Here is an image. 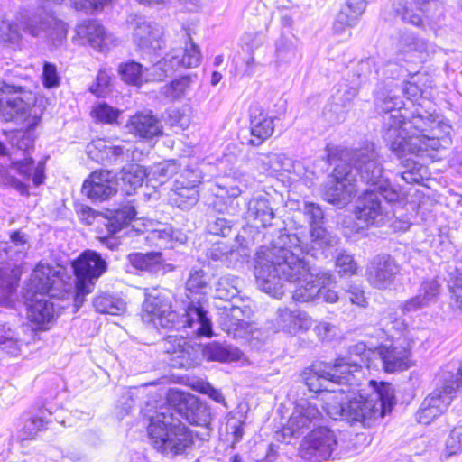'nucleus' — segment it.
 <instances>
[{
	"label": "nucleus",
	"mask_w": 462,
	"mask_h": 462,
	"mask_svg": "<svg viewBox=\"0 0 462 462\" xmlns=\"http://www.w3.org/2000/svg\"><path fill=\"white\" fill-rule=\"evenodd\" d=\"M311 247L327 248L335 246L337 244V237L328 232L323 224L313 226L310 228Z\"/></svg>",
	"instance_id": "obj_46"
},
{
	"label": "nucleus",
	"mask_w": 462,
	"mask_h": 462,
	"mask_svg": "<svg viewBox=\"0 0 462 462\" xmlns=\"http://www.w3.org/2000/svg\"><path fill=\"white\" fill-rule=\"evenodd\" d=\"M46 422L42 418H31L23 425L20 432L22 440L33 439L38 431L45 429Z\"/></svg>",
	"instance_id": "obj_59"
},
{
	"label": "nucleus",
	"mask_w": 462,
	"mask_h": 462,
	"mask_svg": "<svg viewBox=\"0 0 462 462\" xmlns=\"http://www.w3.org/2000/svg\"><path fill=\"white\" fill-rule=\"evenodd\" d=\"M0 37L5 42H17L21 37L17 24L9 21H2L0 23Z\"/></svg>",
	"instance_id": "obj_64"
},
{
	"label": "nucleus",
	"mask_w": 462,
	"mask_h": 462,
	"mask_svg": "<svg viewBox=\"0 0 462 462\" xmlns=\"http://www.w3.org/2000/svg\"><path fill=\"white\" fill-rule=\"evenodd\" d=\"M203 179L201 171L198 168H186L177 177L174 183L178 185H186V187L197 188Z\"/></svg>",
	"instance_id": "obj_55"
},
{
	"label": "nucleus",
	"mask_w": 462,
	"mask_h": 462,
	"mask_svg": "<svg viewBox=\"0 0 462 462\" xmlns=\"http://www.w3.org/2000/svg\"><path fill=\"white\" fill-rule=\"evenodd\" d=\"M72 267L79 282H94L107 268L106 262L95 251L88 250L73 262Z\"/></svg>",
	"instance_id": "obj_20"
},
{
	"label": "nucleus",
	"mask_w": 462,
	"mask_h": 462,
	"mask_svg": "<svg viewBox=\"0 0 462 462\" xmlns=\"http://www.w3.org/2000/svg\"><path fill=\"white\" fill-rule=\"evenodd\" d=\"M356 372L358 365L346 364L340 360H335L333 365L325 363H317L307 368L301 374L302 380L310 392L321 393L322 400L326 393H332L333 390H338L342 385L346 384L343 379L346 369H351Z\"/></svg>",
	"instance_id": "obj_9"
},
{
	"label": "nucleus",
	"mask_w": 462,
	"mask_h": 462,
	"mask_svg": "<svg viewBox=\"0 0 462 462\" xmlns=\"http://www.w3.org/2000/svg\"><path fill=\"white\" fill-rule=\"evenodd\" d=\"M128 262L135 270L157 273L162 270L161 253H134L128 255Z\"/></svg>",
	"instance_id": "obj_34"
},
{
	"label": "nucleus",
	"mask_w": 462,
	"mask_h": 462,
	"mask_svg": "<svg viewBox=\"0 0 462 462\" xmlns=\"http://www.w3.org/2000/svg\"><path fill=\"white\" fill-rule=\"evenodd\" d=\"M120 111L106 105L100 103L93 107L91 115L97 121L104 124H113L116 121Z\"/></svg>",
	"instance_id": "obj_51"
},
{
	"label": "nucleus",
	"mask_w": 462,
	"mask_h": 462,
	"mask_svg": "<svg viewBox=\"0 0 462 462\" xmlns=\"http://www.w3.org/2000/svg\"><path fill=\"white\" fill-rule=\"evenodd\" d=\"M273 326L278 331L296 334L306 331L312 326L311 318L304 311L288 308H279L273 319Z\"/></svg>",
	"instance_id": "obj_23"
},
{
	"label": "nucleus",
	"mask_w": 462,
	"mask_h": 462,
	"mask_svg": "<svg viewBox=\"0 0 462 462\" xmlns=\"http://www.w3.org/2000/svg\"><path fill=\"white\" fill-rule=\"evenodd\" d=\"M17 286L15 277L8 270L0 269V304L5 302Z\"/></svg>",
	"instance_id": "obj_49"
},
{
	"label": "nucleus",
	"mask_w": 462,
	"mask_h": 462,
	"mask_svg": "<svg viewBox=\"0 0 462 462\" xmlns=\"http://www.w3.org/2000/svg\"><path fill=\"white\" fill-rule=\"evenodd\" d=\"M171 195V199L178 208L188 209L194 206L199 200V192L197 188L186 187V185H178L174 183Z\"/></svg>",
	"instance_id": "obj_38"
},
{
	"label": "nucleus",
	"mask_w": 462,
	"mask_h": 462,
	"mask_svg": "<svg viewBox=\"0 0 462 462\" xmlns=\"http://www.w3.org/2000/svg\"><path fill=\"white\" fill-rule=\"evenodd\" d=\"M345 297L351 304L359 308L365 309L368 306V300L365 297L363 287L360 285H349V287L345 291Z\"/></svg>",
	"instance_id": "obj_60"
},
{
	"label": "nucleus",
	"mask_w": 462,
	"mask_h": 462,
	"mask_svg": "<svg viewBox=\"0 0 462 462\" xmlns=\"http://www.w3.org/2000/svg\"><path fill=\"white\" fill-rule=\"evenodd\" d=\"M415 5L430 18H439L443 6L439 0H413Z\"/></svg>",
	"instance_id": "obj_61"
},
{
	"label": "nucleus",
	"mask_w": 462,
	"mask_h": 462,
	"mask_svg": "<svg viewBox=\"0 0 462 462\" xmlns=\"http://www.w3.org/2000/svg\"><path fill=\"white\" fill-rule=\"evenodd\" d=\"M374 189L365 190L356 200V216L366 226H381L389 218L388 206L383 204L384 199L378 186L372 185Z\"/></svg>",
	"instance_id": "obj_11"
},
{
	"label": "nucleus",
	"mask_w": 462,
	"mask_h": 462,
	"mask_svg": "<svg viewBox=\"0 0 462 462\" xmlns=\"http://www.w3.org/2000/svg\"><path fill=\"white\" fill-rule=\"evenodd\" d=\"M136 211L132 205H124L112 213L108 220L107 227L110 233L116 234L125 226H127L134 218Z\"/></svg>",
	"instance_id": "obj_41"
},
{
	"label": "nucleus",
	"mask_w": 462,
	"mask_h": 462,
	"mask_svg": "<svg viewBox=\"0 0 462 462\" xmlns=\"http://www.w3.org/2000/svg\"><path fill=\"white\" fill-rule=\"evenodd\" d=\"M378 354L387 373L403 371L412 365L410 344L403 346L397 341L391 346H383L378 348Z\"/></svg>",
	"instance_id": "obj_21"
},
{
	"label": "nucleus",
	"mask_w": 462,
	"mask_h": 462,
	"mask_svg": "<svg viewBox=\"0 0 462 462\" xmlns=\"http://www.w3.org/2000/svg\"><path fill=\"white\" fill-rule=\"evenodd\" d=\"M207 229L212 235L227 236L231 233L232 224L225 217H211L208 220Z\"/></svg>",
	"instance_id": "obj_56"
},
{
	"label": "nucleus",
	"mask_w": 462,
	"mask_h": 462,
	"mask_svg": "<svg viewBox=\"0 0 462 462\" xmlns=\"http://www.w3.org/2000/svg\"><path fill=\"white\" fill-rule=\"evenodd\" d=\"M202 55L199 48L187 34V41L183 48L181 57L175 53H168L162 60L152 66L156 79L162 80L180 68L189 69L198 67L200 64Z\"/></svg>",
	"instance_id": "obj_10"
},
{
	"label": "nucleus",
	"mask_w": 462,
	"mask_h": 462,
	"mask_svg": "<svg viewBox=\"0 0 462 462\" xmlns=\"http://www.w3.org/2000/svg\"><path fill=\"white\" fill-rule=\"evenodd\" d=\"M336 269L340 276H352L356 273L357 264L353 256L346 252H340L336 257Z\"/></svg>",
	"instance_id": "obj_50"
},
{
	"label": "nucleus",
	"mask_w": 462,
	"mask_h": 462,
	"mask_svg": "<svg viewBox=\"0 0 462 462\" xmlns=\"http://www.w3.org/2000/svg\"><path fill=\"white\" fill-rule=\"evenodd\" d=\"M21 86L0 81V116L5 121H16L25 124L28 132L16 131L11 138V144L23 155L33 148V139L30 131L41 122V113L35 106L31 107L18 94L23 93Z\"/></svg>",
	"instance_id": "obj_7"
},
{
	"label": "nucleus",
	"mask_w": 462,
	"mask_h": 462,
	"mask_svg": "<svg viewBox=\"0 0 462 462\" xmlns=\"http://www.w3.org/2000/svg\"><path fill=\"white\" fill-rule=\"evenodd\" d=\"M310 249L296 234H281L272 245L257 253L254 275L261 291L281 298L286 285H293L292 299L298 302L327 303L338 300V294L329 288L336 283L330 271L312 273L305 254Z\"/></svg>",
	"instance_id": "obj_1"
},
{
	"label": "nucleus",
	"mask_w": 462,
	"mask_h": 462,
	"mask_svg": "<svg viewBox=\"0 0 462 462\" xmlns=\"http://www.w3.org/2000/svg\"><path fill=\"white\" fill-rule=\"evenodd\" d=\"M452 126L438 115L419 111L408 121L402 112L386 117L383 140L399 158L439 151L451 143Z\"/></svg>",
	"instance_id": "obj_4"
},
{
	"label": "nucleus",
	"mask_w": 462,
	"mask_h": 462,
	"mask_svg": "<svg viewBox=\"0 0 462 462\" xmlns=\"http://www.w3.org/2000/svg\"><path fill=\"white\" fill-rule=\"evenodd\" d=\"M245 310L233 306L223 318V329L233 337H244L249 332V322L245 320Z\"/></svg>",
	"instance_id": "obj_32"
},
{
	"label": "nucleus",
	"mask_w": 462,
	"mask_h": 462,
	"mask_svg": "<svg viewBox=\"0 0 462 462\" xmlns=\"http://www.w3.org/2000/svg\"><path fill=\"white\" fill-rule=\"evenodd\" d=\"M320 411L316 405L301 400L295 405L286 426L282 430L285 436L298 437L301 435L305 430H308L312 424L319 420Z\"/></svg>",
	"instance_id": "obj_18"
},
{
	"label": "nucleus",
	"mask_w": 462,
	"mask_h": 462,
	"mask_svg": "<svg viewBox=\"0 0 462 462\" xmlns=\"http://www.w3.org/2000/svg\"><path fill=\"white\" fill-rule=\"evenodd\" d=\"M346 448L337 434L327 427L313 429L301 441L300 456L310 462L336 459L343 455Z\"/></svg>",
	"instance_id": "obj_8"
},
{
	"label": "nucleus",
	"mask_w": 462,
	"mask_h": 462,
	"mask_svg": "<svg viewBox=\"0 0 462 462\" xmlns=\"http://www.w3.org/2000/svg\"><path fill=\"white\" fill-rule=\"evenodd\" d=\"M203 356L209 361L227 362L237 359L239 353L236 348L232 349L213 342L205 346Z\"/></svg>",
	"instance_id": "obj_42"
},
{
	"label": "nucleus",
	"mask_w": 462,
	"mask_h": 462,
	"mask_svg": "<svg viewBox=\"0 0 462 462\" xmlns=\"http://www.w3.org/2000/svg\"><path fill=\"white\" fill-rule=\"evenodd\" d=\"M34 294L27 308V317L30 321L43 327L51 323L54 319L53 303L45 298V295L38 297Z\"/></svg>",
	"instance_id": "obj_30"
},
{
	"label": "nucleus",
	"mask_w": 462,
	"mask_h": 462,
	"mask_svg": "<svg viewBox=\"0 0 462 462\" xmlns=\"http://www.w3.org/2000/svg\"><path fill=\"white\" fill-rule=\"evenodd\" d=\"M60 272L50 264L40 263L34 269L30 282V290L40 296L59 297L63 288Z\"/></svg>",
	"instance_id": "obj_14"
},
{
	"label": "nucleus",
	"mask_w": 462,
	"mask_h": 462,
	"mask_svg": "<svg viewBox=\"0 0 462 462\" xmlns=\"http://www.w3.org/2000/svg\"><path fill=\"white\" fill-rule=\"evenodd\" d=\"M405 170L401 173L402 179L407 183H420L423 180L424 167L413 161L407 160Z\"/></svg>",
	"instance_id": "obj_52"
},
{
	"label": "nucleus",
	"mask_w": 462,
	"mask_h": 462,
	"mask_svg": "<svg viewBox=\"0 0 462 462\" xmlns=\"http://www.w3.org/2000/svg\"><path fill=\"white\" fill-rule=\"evenodd\" d=\"M93 306L97 312L110 315H119L125 310V303L121 299L106 293L97 296Z\"/></svg>",
	"instance_id": "obj_40"
},
{
	"label": "nucleus",
	"mask_w": 462,
	"mask_h": 462,
	"mask_svg": "<svg viewBox=\"0 0 462 462\" xmlns=\"http://www.w3.org/2000/svg\"><path fill=\"white\" fill-rule=\"evenodd\" d=\"M301 210L306 221L309 223L310 228L313 227V226L323 224L324 213L318 204L304 202Z\"/></svg>",
	"instance_id": "obj_54"
},
{
	"label": "nucleus",
	"mask_w": 462,
	"mask_h": 462,
	"mask_svg": "<svg viewBox=\"0 0 462 462\" xmlns=\"http://www.w3.org/2000/svg\"><path fill=\"white\" fill-rule=\"evenodd\" d=\"M209 279L207 273L200 268H192L186 282L187 298L189 302L194 301L195 304L200 300L203 308L204 296L208 288Z\"/></svg>",
	"instance_id": "obj_31"
},
{
	"label": "nucleus",
	"mask_w": 462,
	"mask_h": 462,
	"mask_svg": "<svg viewBox=\"0 0 462 462\" xmlns=\"http://www.w3.org/2000/svg\"><path fill=\"white\" fill-rule=\"evenodd\" d=\"M376 74L377 69L373 60H361L352 69L351 83L359 86L372 78H375Z\"/></svg>",
	"instance_id": "obj_45"
},
{
	"label": "nucleus",
	"mask_w": 462,
	"mask_h": 462,
	"mask_svg": "<svg viewBox=\"0 0 462 462\" xmlns=\"http://www.w3.org/2000/svg\"><path fill=\"white\" fill-rule=\"evenodd\" d=\"M92 147L103 150L106 159L109 162H123L127 161L131 156V147L129 143H124L119 145H105L104 142L99 140L88 146L89 153H92Z\"/></svg>",
	"instance_id": "obj_37"
},
{
	"label": "nucleus",
	"mask_w": 462,
	"mask_h": 462,
	"mask_svg": "<svg viewBox=\"0 0 462 462\" xmlns=\"http://www.w3.org/2000/svg\"><path fill=\"white\" fill-rule=\"evenodd\" d=\"M133 30V39L141 49H161L163 29L158 23L143 16L134 15L129 22Z\"/></svg>",
	"instance_id": "obj_19"
},
{
	"label": "nucleus",
	"mask_w": 462,
	"mask_h": 462,
	"mask_svg": "<svg viewBox=\"0 0 462 462\" xmlns=\"http://www.w3.org/2000/svg\"><path fill=\"white\" fill-rule=\"evenodd\" d=\"M440 292V284L435 279L424 281L419 289V293L401 305L403 313L413 312L423 309L437 300Z\"/></svg>",
	"instance_id": "obj_26"
},
{
	"label": "nucleus",
	"mask_w": 462,
	"mask_h": 462,
	"mask_svg": "<svg viewBox=\"0 0 462 462\" xmlns=\"http://www.w3.org/2000/svg\"><path fill=\"white\" fill-rule=\"evenodd\" d=\"M129 132L143 139H152L162 134L161 121L151 112H140L133 116L127 125Z\"/></svg>",
	"instance_id": "obj_25"
},
{
	"label": "nucleus",
	"mask_w": 462,
	"mask_h": 462,
	"mask_svg": "<svg viewBox=\"0 0 462 462\" xmlns=\"http://www.w3.org/2000/svg\"><path fill=\"white\" fill-rule=\"evenodd\" d=\"M233 253V248L224 242H217L211 245L207 255L210 260L215 262H227Z\"/></svg>",
	"instance_id": "obj_57"
},
{
	"label": "nucleus",
	"mask_w": 462,
	"mask_h": 462,
	"mask_svg": "<svg viewBox=\"0 0 462 462\" xmlns=\"http://www.w3.org/2000/svg\"><path fill=\"white\" fill-rule=\"evenodd\" d=\"M427 42L424 40L415 39L411 35H403L400 39V51L410 52L412 51H418V52H423L427 50Z\"/></svg>",
	"instance_id": "obj_63"
},
{
	"label": "nucleus",
	"mask_w": 462,
	"mask_h": 462,
	"mask_svg": "<svg viewBox=\"0 0 462 462\" xmlns=\"http://www.w3.org/2000/svg\"><path fill=\"white\" fill-rule=\"evenodd\" d=\"M119 71L122 79L127 84L140 86L147 81L143 75V66L140 63L127 62L120 67Z\"/></svg>",
	"instance_id": "obj_47"
},
{
	"label": "nucleus",
	"mask_w": 462,
	"mask_h": 462,
	"mask_svg": "<svg viewBox=\"0 0 462 462\" xmlns=\"http://www.w3.org/2000/svg\"><path fill=\"white\" fill-rule=\"evenodd\" d=\"M162 350L169 356V362L174 368H189L193 360L190 346L183 337L169 336L162 343Z\"/></svg>",
	"instance_id": "obj_24"
},
{
	"label": "nucleus",
	"mask_w": 462,
	"mask_h": 462,
	"mask_svg": "<svg viewBox=\"0 0 462 462\" xmlns=\"http://www.w3.org/2000/svg\"><path fill=\"white\" fill-rule=\"evenodd\" d=\"M116 175L110 171L92 172L82 185V193L93 201H104L117 191Z\"/></svg>",
	"instance_id": "obj_15"
},
{
	"label": "nucleus",
	"mask_w": 462,
	"mask_h": 462,
	"mask_svg": "<svg viewBox=\"0 0 462 462\" xmlns=\"http://www.w3.org/2000/svg\"><path fill=\"white\" fill-rule=\"evenodd\" d=\"M143 320L152 323L155 328H171L176 326L194 328L199 336L212 337V323L200 300L188 302L180 316L171 308V301L162 292L149 293L143 305Z\"/></svg>",
	"instance_id": "obj_6"
},
{
	"label": "nucleus",
	"mask_w": 462,
	"mask_h": 462,
	"mask_svg": "<svg viewBox=\"0 0 462 462\" xmlns=\"http://www.w3.org/2000/svg\"><path fill=\"white\" fill-rule=\"evenodd\" d=\"M178 164L173 161L164 162L156 165L152 170V174L160 183L165 182L169 178L177 174Z\"/></svg>",
	"instance_id": "obj_58"
},
{
	"label": "nucleus",
	"mask_w": 462,
	"mask_h": 462,
	"mask_svg": "<svg viewBox=\"0 0 462 462\" xmlns=\"http://www.w3.org/2000/svg\"><path fill=\"white\" fill-rule=\"evenodd\" d=\"M275 117L269 116L262 106L252 104L249 107V129L251 138L247 144L258 147L268 140L274 133Z\"/></svg>",
	"instance_id": "obj_17"
},
{
	"label": "nucleus",
	"mask_w": 462,
	"mask_h": 462,
	"mask_svg": "<svg viewBox=\"0 0 462 462\" xmlns=\"http://www.w3.org/2000/svg\"><path fill=\"white\" fill-rule=\"evenodd\" d=\"M340 158V163L336 164L331 178L323 187L325 200L337 207L346 205L357 191V177L363 183L378 186L386 202L398 200L399 192L383 176L379 154L373 144L342 151Z\"/></svg>",
	"instance_id": "obj_2"
},
{
	"label": "nucleus",
	"mask_w": 462,
	"mask_h": 462,
	"mask_svg": "<svg viewBox=\"0 0 462 462\" xmlns=\"http://www.w3.org/2000/svg\"><path fill=\"white\" fill-rule=\"evenodd\" d=\"M25 342L18 332L5 323H0V352L11 356L22 354Z\"/></svg>",
	"instance_id": "obj_33"
},
{
	"label": "nucleus",
	"mask_w": 462,
	"mask_h": 462,
	"mask_svg": "<svg viewBox=\"0 0 462 462\" xmlns=\"http://www.w3.org/2000/svg\"><path fill=\"white\" fill-rule=\"evenodd\" d=\"M368 352L369 350L367 349L366 345L363 342H359L349 347L347 356L338 357L336 359L346 364L355 363L358 365L356 372H354L353 369H346V374H343V379L346 381V384L358 385V382L360 378L363 376L362 369L363 365H365V358L367 356ZM350 368L353 367L351 366Z\"/></svg>",
	"instance_id": "obj_29"
},
{
	"label": "nucleus",
	"mask_w": 462,
	"mask_h": 462,
	"mask_svg": "<svg viewBox=\"0 0 462 462\" xmlns=\"http://www.w3.org/2000/svg\"><path fill=\"white\" fill-rule=\"evenodd\" d=\"M12 164L23 177L26 179L32 177L34 186L37 187L43 183L45 179L44 162H39L35 165L32 158L24 157L23 160L13 162Z\"/></svg>",
	"instance_id": "obj_36"
},
{
	"label": "nucleus",
	"mask_w": 462,
	"mask_h": 462,
	"mask_svg": "<svg viewBox=\"0 0 462 462\" xmlns=\"http://www.w3.org/2000/svg\"><path fill=\"white\" fill-rule=\"evenodd\" d=\"M243 192L238 185H233L229 179H225L216 184V201L214 208L219 212L235 214L238 208V203L235 202Z\"/></svg>",
	"instance_id": "obj_27"
},
{
	"label": "nucleus",
	"mask_w": 462,
	"mask_h": 462,
	"mask_svg": "<svg viewBox=\"0 0 462 462\" xmlns=\"http://www.w3.org/2000/svg\"><path fill=\"white\" fill-rule=\"evenodd\" d=\"M400 265L388 254H380L373 258L366 269L369 284L379 290L388 289L393 285Z\"/></svg>",
	"instance_id": "obj_13"
},
{
	"label": "nucleus",
	"mask_w": 462,
	"mask_h": 462,
	"mask_svg": "<svg viewBox=\"0 0 462 462\" xmlns=\"http://www.w3.org/2000/svg\"><path fill=\"white\" fill-rule=\"evenodd\" d=\"M189 87V80L187 78L176 79L171 85L165 87V95L171 99L180 98Z\"/></svg>",
	"instance_id": "obj_62"
},
{
	"label": "nucleus",
	"mask_w": 462,
	"mask_h": 462,
	"mask_svg": "<svg viewBox=\"0 0 462 462\" xmlns=\"http://www.w3.org/2000/svg\"><path fill=\"white\" fill-rule=\"evenodd\" d=\"M23 31L54 46H60L67 38L68 28L66 23L51 15L35 14L28 19Z\"/></svg>",
	"instance_id": "obj_12"
},
{
	"label": "nucleus",
	"mask_w": 462,
	"mask_h": 462,
	"mask_svg": "<svg viewBox=\"0 0 462 462\" xmlns=\"http://www.w3.org/2000/svg\"><path fill=\"white\" fill-rule=\"evenodd\" d=\"M358 18L355 14H350L346 9H341L337 14L333 23V33L343 39H348L351 36L350 28L356 25Z\"/></svg>",
	"instance_id": "obj_44"
},
{
	"label": "nucleus",
	"mask_w": 462,
	"mask_h": 462,
	"mask_svg": "<svg viewBox=\"0 0 462 462\" xmlns=\"http://www.w3.org/2000/svg\"><path fill=\"white\" fill-rule=\"evenodd\" d=\"M393 10L396 15L400 16L401 19L413 25H420L421 23V18L420 15L413 14L407 7L406 0H394L393 3Z\"/></svg>",
	"instance_id": "obj_53"
},
{
	"label": "nucleus",
	"mask_w": 462,
	"mask_h": 462,
	"mask_svg": "<svg viewBox=\"0 0 462 462\" xmlns=\"http://www.w3.org/2000/svg\"><path fill=\"white\" fill-rule=\"evenodd\" d=\"M146 176L145 169L139 164H130L123 168L120 177L123 189L126 194H132L136 188L142 186Z\"/></svg>",
	"instance_id": "obj_35"
},
{
	"label": "nucleus",
	"mask_w": 462,
	"mask_h": 462,
	"mask_svg": "<svg viewBox=\"0 0 462 462\" xmlns=\"http://www.w3.org/2000/svg\"><path fill=\"white\" fill-rule=\"evenodd\" d=\"M240 281L236 276H221L215 283V295L223 300H231L239 294Z\"/></svg>",
	"instance_id": "obj_39"
},
{
	"label": "nucleus",
	"mask_w": 462,
	"mask_h": 462,
	"mask_svg": "<svg viewBox=\"0 0 462 462\" xmlns=\"http://www.w3.org/2000/svg\"><path fill=\"white\" fill-rule=\"evenodd\" d=\"M282 159V153H257L254 157L256 167L264 172L276 173L279 172L280 162Z\"/></svg>",
	"instance_id": "obj_48"
},
{
	"label": "nucleus",
	"mask_w": 462,
	"mask_h": 462,
	"mask_svg": "<svg viewBox=\"0 0 462 462\" xmlns=\"http://www.w3.org/2000/svg\"><path fill=\"white\" fill-rule=\"evenodd\" d=\"M453 392L452 386H443L432 391L420 404L417 412L418 421L428 425L440 416L451 403Z\"/></svg>",
	"instance_id": "obj_16"
},
{
	"label": "nucleus",
	"mask_w": 462,
	"mask_h": 462,
	"mask_svg": "<svg viewBox=\"0 0 462 462\" xmlns=\"http://www.w3.org/2000/svg\"><path fill=\"white\" fill-rule=\"evenodd\" d=\"M373 393L365 397L351 390L353 385L345 384L326 393L323 409L334 420L339 418L349 422H359L371 427L379 418L390 412L393 406V389L390 383L371 380Z\"/></svg>",
	"instance_id": "obj_5"
},
{
	"label": "nucleus",
	"mask_w": 462,
	"mask_h": 462,
	"mask_svg": "<svg viewBox=\"0 0 462 462\" xmlns=\"http://www.w3.org/2000/svg\"><path fill=\"white\" fill-rule=\"evenodd\" d=\"M169 401L172 407L163 408L150 419L148 434L152 445L158 451L171 456L182 454L193 444L191 431L175 412L190 424L208 427L211 414L206 404L193 395L171 390Z\"/></svg>",
	"instance_id": "obj_3"
},
{
	"label": "nucleus",
	"mask_w": 462,
	"mask_h": 462,
	"mask_svg": "<svg viewBox=\"0 0 462 462\" xmlns=\"http://www.w3.org/2000/svg\"><path fill=\"white\" fill-rule=\"evenodd\" d=\"M375 105L377 108L385 112L383 116V135L385 131V120L386 117L392 116L395 111L402 112L403 106V101L401 97L394 95L377 93L375 96Z\"/></svg>",
	"instance_id": "obj_43"
},
{
	"label": "nucleus",
	"mask_w": 462,
	"mask_h": 462,
	"mask_svg": "<svg viewBox=\"0 0 462 462\" xmlns=\"http://www.w3.org/2000/svg\"><path fill=\"white\" fill-rule=\"evenodd\" d=\"M79 38L86 40L94 49L99 51H107L110 46L116 45L117 39L111 33H107L102 24L96 20H87L77 27Z\"/></svg>",
	"instance_id": "obj_22"
},
{
	"label": "nucleus",
	"mask_w": 462,
	"mask_h": 462,
	"mask_svg": "<svg viewBox=\"0 0 462 462\" xmlns=\"http://www.w3.org/2000/svg\"><path fill=\"white\" fill-rule=\"evenodd\" d=\"M246 217L256 227H267L272 226L275 214L268 199L259 195L248 201Z\"/></svg>",
	"instance_id": "obj_28"
}]
</instances>
